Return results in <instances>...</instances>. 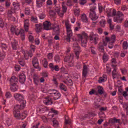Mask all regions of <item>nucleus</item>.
Wrapping results in <instances>:
<instances>
[{
  "mask_svg": "<svg viewBox=\"0 0 128 128\" xmlns=\"http://www.w3.org/2000/svg\"><path fill=\"white\" fill-rule=\"evenodd\" d=\"M28 40L30 42H34V36H32V35H30L28 36Z\"/></svg>",
  "mask_w": 128,
  "mask_h": 128,
  "instance_id": "58",
  "label": "nucleus"
},
{
  "mask_svg": "<svg viewBox=\"0 0 128 128\" xmlns=\"http://www.w3.org/2000/svg\"><path fill=\"white\" fill-rule=\"evenodd\" d=\"M98 82L100 84H102V82H104V79L102 77H100L99 78Z\"/></svg>",
  "mask_w": 128,
  "mask_h": 128,
  "instance_id": "61",
  "label": "nucleus"
},
{
  "mask_svg": "<svg viewBox=\"0 0 128 128\" xmlns=\"http://www.w3.org/2000/svg\"><path fill=\"white\" fill-rule=\"evenodd\" d=\"M18 81V79L16 76H12L10 80V84H17V82Z\"/></svg>",
  "mask_w": 128,
  "mask_h": 128,
  "instance_id": "14",
  "label": "nucleus"
},
{
  "mask_svg": "<svg viewBox=\"0 0 128 128\" xmlns=\"http://www.w3.org/2000/svg\"><path fill=\"white\" fill-rule=\"evenodd\" d=\"M102 60L104 62H106L108 60V54H106L105 52H104L103 56H102Z\"/></svg>",
  "mask_w": 128,
  "mask_h": 128,
  "instance_id": "27",
  "label": "nucleus"
},
{
  "mask_svg": "<svg viewBox=\"0 0 128 128\" xmlns=\"http://www.w3.org/2000/svg\"><path fill=\"white\" fill-rule=\"evenodd\" d=\"M81 20L83 22H86V24L88 22V20L86 14H82V15Z\"/></svg>",
  "mask_w": 128,
  "mask_h": 128,
  "instance_id": "23",
  "label": "nucleus"
},
{
  "mask_svg": "<svg viewBox=\"0 0 128 128\" xmlns=\"http://www.w3.org/2000/svg\"><path fill=\"white\" fill-rule=\"evenodd\" d=\"M108 42L106 41L103 40L102 42H100L98 44V48L100 52L104 54V46H106Z\"/></svg>",
  "mask_w": 128,
  "mask_h": 128,
  "instance_id": "8",
  "label": "nucleus"
},
{
  "mask_svg": "<svg viewBox=\"0 0 128 128\" xmlns=\"http://www.w3.org/2000/svg\"><path fill=\"white\" fill-rule=\"evenodd\" d=\"M94 106L95 108H100V105L98 104V102H94Z\"/></svg>",
  "mask_w": 128,
  "mask_h": 128,
  "instance_id": "44",
  "label": "nucleus"
},
{
  "mask_svg": "<svg viewBox=\"0 0 128 128\" xmlns=\"http://www.w3.org/2000/svg\"><path fill=\"white\" fill-rule=\"evenodd\" d=\"M6 98H12V94L10 92H6Z\"/></svg>",
  "mask_w": 128,
  "mask_h": 128,
  "instance_id": "53",
  "label": "nucleus"
},
{
  "mask_svg": "<svg viewBox=\"0 0 128 128\" xmlns=\"http://www.w3.org/2000/svg\"><path fill=\"white\" fill-rule=\"evenodd\" d=\"M59 88L60 90H64V92H65V96H68V94L70 93L68 92V88H66V85L62 83L60 84Z\"/></svg>",
  "mask_w": 128,
  "mask_h": 128,
  "instance_id": "10",
  "label": "nucleus"
},
{
  "mask_svg": "<svg viewBox=\"0 0 128 128\" xmlns=\"http://www.w3.org/2000/svg\"><path fill=\"white\" fill-rule=\"evenodd\" d=\"M65 26L67 30V36L66 38V42H70V38L72 36V31L70 30L72 28V26L68 21L65 22Z\"/></svg>",
  "mask_w": 128,
  "mask_h": 128,
  "instance_id": "2",
  "label": "nucleus"
},
{
  "mask_svg": "<svg viewBox=\"0 0 128 128\" xmlns=\"http://www.w3.org/2000/svg\"><path fill=\"white\" fill-rule=\"evenodd\" d=\"M54 96V100H58V98H60L61 94L60 93L58 92L57 90L56 94H54V96Z\"/></svg>",
  "mask_w": 128,
  "mask_h": 128,
  "instance_id": "25",
  "label": "nucleus"
},
{
  "mask_svg": "<svg viewBox=\"0 0 128 128\" xmlns=\"http://www.w3.org/2000/svg\"><path fill=\"white\" fill-rule=\"evenodd\" d=\"M52 29L56 34H60V25H56V26H54Z\"/></svg>",
  "mask_w": 128,
  "mask_h": 128,
  "instance_id": "24",
  "label": "nucleus"
},
{
  "mask_svg": "<svg viewBox=\"0 0 128 128\" xmlns=\"http://www.w3.org/2000/svg\"><path fill=\"white\" fill-rule=\"evenodd\" d=\"M96 6H94L90 8L89 17L91 18L92 20H96L98 18V16H96Z\"/></svg>",
  "mask_w": 128,
  "mask_h": 128,
  "instance_id": "4",
  "label": "nucleus"
},
{
  "mask_svg": "<svg viewBox=\"0 0 128 128\" xmlns=\"http://www.w3.org/2000/svg\"><path fill=\"white\" fill-rule=\"evenodd\" d=\"M42 64H43V66H44V68H48V64L46 58H44V60H42Z\"/></svg>",
  "mask_w": 128,
  "mask_h": 128,
  "instance_id": "34",
  "label": "nucleus"
},
{
  "mask_svg": "<svg viewBox=\"0 0 128 128\" xmlns=\"http://www.w3.org/2000/svg\"><path fill=\"white\" fill-rule=\"evenodd\" d=\"M1 48L2 50H6L8 48V46H6V44H1Z\"/></svg>",
  "mask_w": 128,
  "mask_h": 128,
  "instance_id": "50",
  "label": "nucleus"
},
{
  "mask_svg": "<svg viewBox=\"0 0 128 128\" xmlns=\"http://www.w3.org/2000/svg\"><path fill=\"white\" fill-rule=\"evenodd\" d=\"M35 26L36 28V32H40L42 30V24H36Z\"/></svg>",
  "mask_w": 128,
  "mask_h": 128,
  "instance_id": "18",
  "label": "nucleus"
},
{
  "mask_svg": "<svg viewBox=\"0 0 128 128\" xmlns=\"http://www.w3.org/2000/svg\"><path fill=\"white\" fill-rule=\"evenodd\" d=\"M89 116L90 118V116H96V114L94 112H89Z\"/></svg>",
  "mask_w": 128,
  "mask_h": 128,
  "instance_id": "54",
  "label": "nucleus"
},
{
  "mask_svg": "<svg viewBox=\"0 0 128 128\" xmlns=\"http://www.w3.org/2000/svg\"><path fill=\"white\" fill-rule=\"evenodd\" d=\"M115 40H116V36L112 35L111 38H110V44H114V42Z\"/></svg>",
  "mask_w": 128,
  "mask_h": 128,
  "instance_id": "46",
  "label": "nucleus"
},
{
  "mask_svg": "<svg viewBox=\"0 0 128 128\" xmlns=\"http://www.w3.org/2000/svg\"><path fill=\"white\" fill-rule=\"evenodd\" d=\"M54 62H60V58L58 55H56L54 58Z\"/></svg>",
  "mask_w": 128,
  "mask_h": 128,
  "instance_id": "35",
  "label": "nucleus"
},
{
  "mask_svg": "<svg viewBox=\"0 0 128 128\" xmlns=\"http://www.w3.org/2000/svg\"><path fill=\"white\" fill-rule=\"evenodd\" d=\"M62 8L63 12H66V10H68V8H66V6L62 5Z\"/></svg>",
  "mask_w": 128,
  "mask_h": 128,
  "instance_id": "56",
  "label": "nucleus"
},
{
  "mask_svg": "<svg viewBox=\"0 0 128 128\" xmlns=\"http://www.w3.org/2000/svg\"><path fill=\"white\" fill-rule=\"evenodd\" d=\"M122 48L124 50H128V44L127 42L124 41L122 44Z\"/></svg>",
  "mask_w": 128,
  "mask_h": 128,
  "instance_id": "36",
  "label": "nucleus"
},
{
  "mask_svg": "<svg viewBox=\"0 0 128 128\" xmlns=\"http://www.w3.org/2000/svg\"><path fill=\"white\" fill-rule=\"evenodd\" d=\"M90 40H94L95 44H98V37L96 36L94 34V32H90L89 36Z\"/></svg>",
  "mask_w": 128,
  "mask_h": 128,
  "instance_id": "9",
  "label": "nucleus"
},
{
  "mask_svg": "<svg viewBox=\"0 0 128 128\" xmlns=\"http://www.w3.org/2000/svg\"><path fill=\"white\" fill-rule=\"evenodd\" d=\"M24 106H26V104H22V103H20V104H16L14 108V110H24Z\"/></svg>",
  "mask_w": 128,
  "mask_h": 128,
  "instance_id": "15",
  "label": "nucleus"
},
{
  "mask_svg": "<svg viewBox=\"0 0 128 128\" xmlns=\"http://www.w3.org/2000/svg\"><path fill=\"white\" fill-rule=\"evenodd\" d=\"M100 24L101 28H104L106 26V20L104 19H102L100 22Z\"/></svg>",
  "mask_w": 128,
  "mask_h": 128,
  "instance_id": "31",
  "label": "nucleus"
},
{
  "mask_svg": "<svg viewBox=\"0 0 128 128\" xmlns=\"http://www.w3.org/2000/svg\"><path fill=\"white\" fill-rule=\"evenodd\" d=\"M78 36L81 40L82 46L84 48L86 46V43L88 42V34L84 32L82 34H79Z\"/></svg>",
  "mask_w": 128,
  "mask_h": 128,
  "instance_id": "3",
  "label": "nucleus"
},
{
  "mask_svg": "<svg viewBox=\"0 0 128 128\" xmlns=\"http://www.w3.org/2000/svg\"><path fill=\"white\" fill-rule=\"evenodd\" d=\"M17 30H18V28H14V26L11 28L12 32H14V33L16 34V32H18Z\"/></svg>",
  "mask_w": 128,
  "mask_h": 128,
  "instance_id": "42",
  "label": "nucleus"
},
{
  "mask_svg": "<svg viewBox=\"0 0 128 128\" xmlns=\"http://www.w3.org/2000/svg\"><path fill=\"white\" fill-rule=\"evenodd\" d=\"M46 2V0H36V6L37 8H42L44 4V2Z\"/></svg>",
  "mask_w": 128,
  "mask_h": 128,
  "instance_id": "17",
  "label": "nucleus"
},
{
  "mask_svg": "<svg viewBox=\"0 0 128 128\" xmlns=\"http://www.w3.org/2000/svg\"><path fill=\"white\" fill-rule=\"evenodd\" d=\"M115 22L121 23L124 20V14L120 11H118L116 16L114 18Z\"/></svg>",
  "mask_w": 128,
  "mask_h": 128,
  "instance_id": "6",
  "label": "nucleus"
},
{
  "mask_svg": "<svg viewBox=\"0 0 128 128\" xmlns=\"http://www.w3.org/2000/svg\"><path fill=\"white\" fill-rule=\"evenodd\" d=\"M33 80H34V83L35 84H36V86H38V82H39V80H40L38 77L34 76L33 77Z\"/></svg>",
  "mask_w": 128,
  "mask_h": 128,
  "instance_id": "32",
  "label": "nucleus"
},
{
  "mask_svg": "<svg viewBox=\"0 0 128 128\" xmlns=\"http://www.w3.org/2000/svg\"><path fill=\"white\" fill-rule=\"evenodd\" d=\"M28 26H30V22L28 20H26L24 22V28L26 32H28Z\"/></svg>",
  "mask_w": 128,
  "mask_h": 128,
  "instance_id": "22",
  "label": "nucleus"
},
{
  "mask_svg": "<svg viewBox=\"0 0 128 128\" xmlns=\"http://www.w3.org/2000/svg\"><path fill=\"white\" fill-rule=\"evenodd\" d=\"M56 90L54 89L50 90H48V94H52V96H54L56 94Z\"/></svg>",
  "mask_w": 128,
  "mask_h": 128,
  "instance_id": "30",
  "label": "nucleus"
},
{
  "mask_svg": "<svg viewBox=\"0 0 128 128\" xmlns=\"http://www.w3.org/2000/svg\"><path fill=\"white\" fill-rule=\"evenodd\" d=\"M46 110H48V107L41 108L39 110V112H44Z\"/></svg>",
  "mask_w": 128,
  "mask_h": 128,
  "instance_id": "43",
  "label": "nucleus"
},
{
  "mask_svg": "<svg viewBox=\"0 0 128 128\" xmlns=\"http://www.w3.org/2000/svg\"><path fill=\"white\" fill-rule=\"evenodd\" d=\"M6 58V53L4 52L0 53V60H3Z\"/></svg>",
  "mask_w": 128,
  "mask_h": 128,
  "instance_id": "39",
  "label": "nucleus"
},
{
  "mask_svg": "<svg viewBox=\"0 0 128 128\" xmlns=\"http://www.w3.org/2000/svg\"><path fill=\"white\" fill-rule=\"evenodd\" d=\"M6 124L8 126H12V120L10 119H8L6 120Z\"/></svg>",
  "mask_w": 128,
  "mask_h": 128,
  "instance_id": "49",
  "label": "nucleus"
},
{
  "mask_svg": "<svg viewBox=\"0 0 128 128\" xmlns=\"http://www.w3.org/2000/svg\"><path fill=\"white\" fill-rule=\"evenodd\" d=\"M114 0V4H117V5L120 4L122 2V0Z\"/></svg>",
  "mask_w": 128,
  "mask_h": 128,
  "instance_id": "60",
  "label": "nucleus"
},
{
  "mask_svg": "<svg viewBox=\"0 0 128 128\" xmlns=\"http://www.w3.org/2000/svg\"><path fill=\"white\" fill-rule=\"evenodd\" d=\"M90 52L92 54H96V48L94 46H91L90 48Z\"/></svg>",
  "mask_w": 128,
  "mask_h": 128,
  "instance_id": "45",
  "label": "nucleus"
},
{
  "mask_svg": "<svg viewBox=\"0 0 128 128\" xmlns=\"http://www.w3.org/2000/svg\"><path fill=\"white\" fill-rule=\"evenodd\" d=\"M98 92L99 94H104V88L102 86H98Z\"/></svg>",
  "mask_w": 128,
  "mask_h": 128,
  "instance_id": "33",
  "label": "nucleus"
},
{
  "mask_svg": "<svg viewBox=\"0 0 128 128\" xmlns=\"http://www.w3.org/2000/svg\"><path fill=\"white\" fill-rule=\"evenodd\" d=\"M79 3L82 6H84V5L85 4H86V0H79Z\"/></svg>",
  "mask_w": 128,
  "mask_h": 128,
  "instance_id": "52",
  "label": "nucleus"
},
{
  "mask_svg": "<svg viewBox=\"0 0 128 128\" xmlns=\"http://www.w3.org/2000/svg\"><path fill=\"white\" fill-rule=\"evenodd\" d=\"M49 14L50 16H56V12L54 10H50L49 12Z\"/></svg>",
  "mask_w": 128,
  "mask_h": 128,
  "instance_id": "48",
  "label": "nucleus"
},
{
  "mask_svg": "<svg viewBox=\"0 0 128 128\" xmlns=\"http://www.w3.org/2000/svg\"><path fill=\"white\" fill-rule=\"evenodd\" d=\"M53 122V125L54 128H58V122L56 120H54L52 121Z\"/></svg>",
  "mask_w": 128,
  "mask_h": 128,
  "instance_id": "47",
  "label": "nucleus"
},
{
  "mask_svg": "<svg viewBox=\"0 0 128 128\" xmlns=\"http://www.w3.org/2000/svg\"><path fill=\"white\" fill-rule=\"evenodd\" d=\"M73 47L74 48V50L76 58L78 60L80 58V48L78 46V44L76 42L73 44Z\"/></svg>",
  "mask_w": 128,
  "mask_h": 128,
  "instance_id": "7",
  "label": "nucleus"
},
{
  "mask_svg": "<svg viewBox=\"0 0 128 128\" xmlns=\"http://www.w3.org/2000/svg\"><path fill=\"white\" fill-rule=\"evenodd\" d=\"M102 28H97V32H98V34H102Z\"/></svg>",
  "mask_w": 128,
  "mask_h": 128,
  "instance_id": "62",
  "label": "nucleus"
},
{
  "mask_svg": "<svg viewBox=\"0 0 128 128\" xmlns=\"http://www.w3.org/2000/svg\"><path fill=\"white\" fill-rule=\"evenodd\" d=\"M69 66H74V60H72V58L70 59V61L68 62Z\"/></svg>",
  "mask_w": 128,
  "mask_h": 128,
  "instance_id": "40",
  "label": "nucleus"
},
{
  "mask_svg": "<svg viewBox=\"0 0 128 128\" xmlns=\"http://www.w3.org/2000/svg\"><path fill=\"white\" fill-rule=\"evenodd\" d=\"M24 58L25 60H28V52H24Z\"/></svg>",
  "mask_w": 128,
  "mask_h": 128,
  "instance_id": "51",
  "label": "nucleus"
},
{
  "mask_svg": "<svg viewBox=\"0 0 128 128\" xmlns=\"http://www.w3.org/2000/svg\"><path fill=\"white\" fill-rule=\"evenodd\" d=\"M80 9H76L74 10V14L75 16H80Z\"/></svg>",
  "mask_w": 128,
  "mask_h": 128,
  "instance_id": "38",
  "label": "nucleus"
},
{
  "mask_svg": "<svg viewBox=\"0 0 128 128\" xmlns=\"http://www.w3.org/2000/svg\"><path fill=\"white\" fill-rule=\"evenodd\" d=\"M32 64L33 66L35 68H38L39 66H38V58L36 57H34L32 60Z\"/></svg>",
  "mask_w": 128,
  "mask_h": 128,
  "instance_id": "13",
  "label": "nucleus"
},
{
  "mask_svg": "<svg viewBox=\"0 0 128 128\" xmlns=\"http://www.w3.org/2000/svg\"><path fill=\"white\" fill-rule=\"evenodd\" d=\"M46 18V14H44V13H42L39 16V18L40 20H44Z\"/></svg>",
  "mask_w": 128,
  "mask_h": 128,
  "instance_id": "55",
  "label": "nucleus"
},
{
  "mask_svg": "<svg viewBox=\"0 0 128 128\" xmlns=\"http://www.w3.org/2000/svg\"><path fill=\"white\" fill-rule=\"evenodd\" d=\"M44 102L46 106H50L52 104V100L50 97H46L44 100Z\"/></svg>",
  "mask_w": 128,
  "mask_h": 128,
  "instance_id": "16",
  "label": "nucleus"
},
{
  "mask_svg": "<svg viewBox=\"0 0 128 128\" xmlns=\"http://www.w3.org/2000/svg\"><path fill=\"white\" fill-rule=\"evenodd\" d=\"M52 26V23L48 21H45L43 23L44 30H50V26Z\"/></svg>",
  "mask_w": 128,
  "mask_h": 128,
  "instance_id": "12",
  "label": "nucleus"
},
{
  "mask_svg": "<svg viewBox=\"0 0 128 128\" xmlns=\"http://www.w3.org/2000/svg\"><path fill=\"white\" fill-rule=\"evenodd\" d=\"M88 74V66L84 65L83 66L82 76L84 78H86Z\"/></svg>",
  "mask_w": 128,
  "mask_h": 128,
  "instance_id": "21",
  "label": "nucleus"
},
{
  "mask_svg": "<svg viewBox=\"0 0 128 128\" xmlns=\"http://www.w3.org/2000/svg\"><path fill=\"white\" fill-rule=\"evenodd\" d=\"M14 98L16 100L22 103V104H26V102L24 100V97L22 94L18 93H16L14 94Z\"/></svg>",
  "mask_w": 128,
  "mask_h": 128,
  "instance_id": "5",
  "label": "nucleus"
},
{
  "mask_svg": "<svg viewBox=\"0 0 128 128\" xmlns=\"http://www.w3.org/2000/svg\"><path fill=\"white\" fill-rule=\"evenodd\" d=\"M18 34H20L21 36V38H22V40H24V31L21 29L18 32H16V36H18Z\"/></svg>",
  "mask_w": 128,
  "mask_h": 128,
  "instance_id": "19",
  "label": "nucleus"
},
{
  "mask_svg": "<svg viewBox=\"0 0 128 128\" xmlns=\"http://www.w3.org/2000/svg\"><path fill=\"white\" fill-rule=\"evenodd\" d=\"M12 48L14 50H16L18 48V41L14 40L13 42H12Z\"/></svg>",
  "mask_w": 128,
  "mask_h": 128,
  "instance_id": "20",
  "label": "nucleus"
},
{
  "mask_svg": "<svg viewBox=\"0 0 128 128\" xmlns=\"http://www.w3.org/2000/svg\"><path fill=\"white\" fill-rule=\"evenodd\" d=\"M26 75L24 73H21L19 75V82L22 84H24L26 82Z\"/></svg>",
  "mask_w": 128,
  "mask_h": 128,
  "instance_id": "11",
  "label": "nucleus"
},
{
  "mask_svg": "<svg viewBox=\"0 0 128 128\" xmlns=\"http://www.w3.org/2000/svg\"><path fill=\"white\" fill-rule=\"evenodd\" d=\"M72 0H68L66 5L68 6H72Z\"/></svg>",
  "mask_w": 128,
  "mask_h": 128,
  "instance_id": "57",
  "label": "nucleus"
},
{
  "mask_svg": "<svg viewBox=\"0 0 128 128\" xmlns=\"http://www.w3.org/2000/svg\"><path fill=\"white\" fill-rule=\"evenodd\" d=\"M48 66L52 70H54V64L50 63Z\"/></svg>",
  "mask_w": 128,
  "mask_h": 128,
  "instance_id": "59",
  "label": "nucleus"
},
{
  "mask_svg": "<svg viewBox=\"0 0 128 128\" xmlns=\"http://www.w3.org/2000/svg\"><path fill=\"white\" fill-rule=\"evenodd\" d=\"M13 114L14 118L17 120H24V118H26V116H28V112L24 111L20 114V110H14L13 112Z\"/></svg>",
  "mask_w": 128,
  "mask_h": 128,
  "instance_id": "1",
  "label": "nucleus"
},
{
  "mask_svg": "<svg viewBox=\"0 0 128 128\" xmlns=\"http://www.w3.org/2000/svg\"><path fill=\"white\" fill-rule=\"evenodd\" d=\"M19 64L22 66H24V65L26 64V63L24 62V60H19L18 61Z\"/></svg>",
  "mask_w": 128,
  "mask_h": 128,
  "instance_id": "63",
  "label": "nucleus"
},
{
  "mask_svg": "<svg viewBox=\"0 0 128 128\" xmlns=\"http://www.w3.org/2000/svg\"><path fill=\"white\" fill-rule=\"evenodd\" d=\"M78 98L75 97L72 100V102L74 104H77L78 102Z\"/></svg>",
  "mask_w": 128,
  "mask_h": 128,
  "instance_id": "64",
  "label": "nucleus"
},
{
  "mask_svg": "<svg viewBox=\"0 0 128 128\" xmlns=\"http://www.w3.org/2000/svg\"><path fill=\"white\" fill-rule=\"evenodd\" d=\"M31 22H35V24H38V18L36 17H34L32 16L30 18Z\"/></svg>",
  "mask_w": 128,
  "mask_h": 128,
  "instance_id": "37",
  "label": "nucleus"
},
{
  "mask_svg": "<svg viewBox=\"0 0 128 128\" xmlns=\"http://www.w3.org/2000/svg\"><path fill=\"white\" fill-rule=\"evenodd\" d=\"M117 76L118 72H116V68H114L112 72V76L113 78V80H114V78H116Z\"/></svg>",
  "mask_w": 128,
  "mask_h": 128,
  "instance_id": "28",
  "label": "nucleus"
},
{
  "mask_svg": "<svg viewBox=\"0 0 128 128\" xmlns=\"http://www.w3.org/2000/svg\"><path fill=\"white\" fill-rule=\"evenodd\" d=\"M14 12H16V11H14V9L8 10V18H12V14H14Z\"/></svg>",
  "mask_w": 128,
  "mask_h": 128,
  "instance_id": "29",
  "label": "nucleus"
},
{
  "mask_svg": "<svg viewBox=\"0 0 128 128\" xmlns=\"http://www.w3.org/2000/svg\"><path fill=\"white\" fill-rule=\"evenodd\" d=\"M72 58L70 56H66L64 58V62H68Z\"/></svg>",
  "mask_w": 128,
  "mask_h": 128,
  "instance_id": "41",
  "label": "nucleus"
},
{
  "mask_svg": "<svg viewBox=\"0 0 128 128\" xmlns=\"http://www.w3.org/2000/svg\"><path fill=\"white\" fill-rule=\"evenodd\" d=\"M10 90L12 92H16L18 90V86L17 84H10Z\"/></svg>",
  "mask_w": 128,
  "mask_h": 128,
  "instance_id": "26",
  "label": "nucleus"
}]
</instances>
